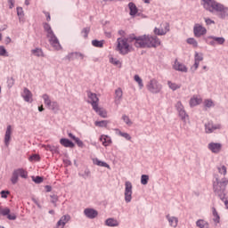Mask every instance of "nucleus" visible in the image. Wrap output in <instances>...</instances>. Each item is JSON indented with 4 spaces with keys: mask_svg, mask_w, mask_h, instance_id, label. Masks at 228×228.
I'll return each instance as SVG.
<instances>
[{
    "mask_svg": "<svg viewBox=\"0 0 228 228\" xmlns=\"http://www.w3.org/2000/svg\"><path fill=\"white\" fill-rule=\"evenodd\" d=\"M11 183L12 184H17V183H19V176L14 171L12 172V175L11 177Z\"/></svg>",
    "mask_w": 228,
    "mask_h": 228,
    "instance_id": "42",
    "label": "nucleus"
},
{
    "mask_svg": "<svg viewBox=\"0 0 228 228\" xmlns=\"http://www.w3.org/2000/svg\"><path fill=\"white\" fill-rule=\"evenodd\" d=\"M0 215L3 216H6V215H10V209L7 207L0 206Z\"/></svg>",
    "mask_w": 228,
    "mask_h": 228,
    "instance_id": "39",
    "label": "nucleus"
},
{
    "mask_svg": "<svg viewBox=\"0 0 228 228\" xmlns=\"http://www.w3.org/2000/svg\"><path fill=\"white\" fill-rule=\"evenodd\" d=\"M109 61H110V63H111L115 67H118V69L122 68V61H120L117 58H113V56L109 57Z\"/></svg>",
    "mask_w": 228,
    "mask_h": 228,
    "instance_id": "28",
    "label": "nucleus"
},
{
    "mask_svg": "<svg viewBox=\"0 0 228 228\" xmlns=\"http://www.w3.org/2000/svg\"><path fill=\"white\" fill-rule=\"evenodd\" d=\"M146 88L151 94H159V92H161V90L163 89V86L159 84V82L156 78H152L147 84Z\"/></svg>",
    "mask_w": 228,
    "mask_h": 228,
    "instance_id": "4",
    "label": "nucleus"
},
{
    "mask_svg": "<svg viewBox=\"0 0 228 228\" xmlns=\"http://www.w3.org/2000/svg\"><path fill=\"white\" fill-rule=\"evenodd\" d=\"M21 97H23L26 102H33V94L29 89L24 88L23 93L21 94Z\"/></svg>",
    "mask_w": 228,
    "mask_h": 228,
    "instance_id": "12",
    "label": "nucleus"
},
{
    "mask_svg": "<svg viewBox=\"0 0 228 228\" xmlns=\"http://www.w3.org/2000/svg\"><path fill=\"white\" fill-rule=\"evenodd\" d=\"M134 42H136V36L134 34L129 35L127 37H118L116 42V51H118L119 54L126 56V54H129V53L134 51L132 45L134 44Z\"/></svg>",
    "mask_w": 228,
    "mask_h": 228,
    "instance_id": "1",
    "label": "nucleus"
},
{
    "mask_svg": "<svg viewBox=\"0 0 228 228\" xmlns=\"http://www.w3.org/2000/svg\"><path fill=\"white\" fill-rule=\"evenodd\" d=\"M202 60H204V55L196 52L194 55V70H197L199 69V65H200V61H202Z\"/></svg>",
    "mask_w": 228,
    "mask_h": 228,
    "instance_id": "15",
    "label": "nucleus"
},
{
    "mask_svg": "<svg viewBox=\"0 0 228 228\" xmlns=\"http://www.w3.org/2000/svg\"><path fill=\"white\" fill-rule=\"evenodd\" d=\"M87 97L89 99L88 102L91 104L93 108H96V106H99V98L97 97L96 94H94L92 92L87 93Z\"/></svg>",
    "mask_w": 228,
    "mask_h": 228,
    "instance_id": "10",
    "label": "nucleus"
},
{
    "mask_svg": "<svg viewBox=\"0 0 228 228\" xmlns=\"http://www.w3.org/2000/svg\"><path fill=\"white\" fill-rule=\"evenodd\" d=\"M166 218H167V220L168 221L169 225H170L171 227H174V228L177 227V224H179V219H178L177 217H175V216H171L170 215H167V216H166Z\"/></svg>",
    "mask_w": 228,
    "mask_h": 228,
    "instance_id": "23",
    "label": "nucleus"
},
{
    "mask_svg": "<svg viewBox=\"0 0 228 228\" xmlns=\"http://www.w3.org/2000/svg\"><path fill=\"white\" fill-rule=\"evenodd\" d=\"M118 36L121 37V38H126V31L119 30L118 31Z\"/></svg>",
    "mask_w": 228,
    "mask_h": 228,
    "instance_id": "64",
    "label": "nucleus"
},
{
    "mask_svg": "<svg viewBox=\"0 0 228 228\" xmlns=\"http://www.w3.org/2000/svg\"><path fill=\"white\" fill-rule=\"evenodd\" d=\"M203 106L205 108H213V107H215V102H213V100H211V99H206L203 102Z\"/></svg>",
    "mask_w": 228,
    "mask_h": 228,
    "instance_id": "37",
    "label": "nucleus"
},
{
    "mask_svg": "<svg viewBox=\"0 0 228 228\" xmlns=\"http://www.w3.org/2000/svg\"><path fill=\"white\" fill-rule=\"evenodd\" d=\"M133 200V183L126 182L125 183V200L129 203Z\"/></svg>",
    "mask_w": 228,
    "mask_h": 228,
    "instance_id": "5",
    "label": "nucleus"
},
{
    "mask_svg": "<svg viewBox=\"0 0 228 228\" xmlns=\"http://www.w3.org/2000/svg\"><path fill=\"white\" fill-rule=\"evenodd\" d=\"M29 161H40V156L34 154L31 157H29Z\"/></svg>",
    "mask_w": 228,
    "mask_h": 228,
    "instance_id": "55",
    "label": "nucleus"
},
{
    "mask_svg": "<svg viewBox=\"0 0 228 228\" xmlns=\"http://www.w3.org/2000/svg\"><path fill=\"white\" fill-rule=\"evenodd\" d=\"M43 100L45 104V106L48 107L49 104H51L53 102L51 101V97L48 94H43Z\"/></svg>",
    "mask_w": 228,
    "mask_h": 228,
    "instance_id": "43",
    "label": "nucleus"
},
{
    "mask_svg": "<svg viewBox=\"0 0 228 228\" xmlns=\"http://www.w3.org/2000/svg\"><path fill=\"white\" fill-rule=\"evenodd\" d=\"M106 225L109 227H118V222L117 219L114 218H109L106 220Z\"/></svg>",
    "mask_w": 228,
    "mask_h": 228,
    "instance_id": "31",
    "label": "nucleus"
},
{
    "mask_svg": "<svg viewBox=\"0 0 228 228\" xmlns=\"http://www.w3.org/2000/svg\"><path fill=\"white\" fill-rule=\"evenodd\" d=\"M122 95H124V93L122 92L121 88H118L115 91V101L118 102V104L120 102V100L122 99Z\"/></svg>",
    "mask_w": 228,
    "mask_h": 228,
    "instance_id": "29",
    "label": "nucleus"
},
{
    "mask_svg": "<svg viewBox=\"0 0 228 228\" xmlns=\"http://www.w3.org/2000/svg\"><path fill=\"white\" fill-rule=\"evenodd\" d=\"M6 54V49L4 46H0V56H4Z\"/></svg>",
    "mask_w": 228,
    "mask_h": 228,
    "instance_id": "61",
    "label": "nucleus"
},
{
    "mask_svg": "<svg viewBox=\"0 0 228 228\" xmlns=\"http://www.w3.org/2000/svg\"><path fill=\"white\" fill-rule=\"evenodd\" d=\"M33 181L37 184H40V183H44V178H42L41 176H36V177H33Z\"/></svg>",
    "mask_w": 228,
    "mask_h": 228,
    "instance_id": "53",
    "label": "nucleus"
},
{
    "mask_svg": "<svg viewBox=\"0 0 228 228\" xmlns=\"http://www.w3.org/2000/svg\"><path fill=\"white\" fill-rule=\"evenodd\" d=\"M100 142H102L103 147H110V145L112 143L111 137L106 134L100 136Z\"/></svg>",
    "mask_w": 228,
    "mask_h": 228,
    "instance_id": "17",
    "label": "nucleus"
},
{
    "mask_svg": "<svg viewBox=\"0 0 228 228\" xmlns=\"http://www.w3.org/2000/svg\"><path fill=\"white\" fill-rule=\"evenodd\" d=\"M199 104H202V98L197 95L192 96L190 100V106H199Z\"/></svg>",
    "mask_w": 228,
    "mask_h": 228,
    "instance_id": "24",
    "label": "nucleus"
},
{
    "mask_svg": "<svg viewBox=\"0 0 228 228\" xmlns=\"http://www.w3.org/2000/svg\"><path fill=\"white\" fill-rule=\"evenodd\" d=\"M212 213H213V216H214V222H216V224H219L220 223V216H218V212H216V208H212Z\"/></svg>",
    "mask_w": 228,
    "mask_h": 228,
    "instance_id": "38",
    "label": "nucleus"
},
{
    "mask_svg": "<svg viewBox=\"0 0 228 228\" xmlns=\"http://www.w3.org/2000/svg\"><path fill=\"white\" fill-rule=\"evenodd\" d=\"M70 222V216L65 215L62 216L56 224L57 228H65V225Z\"/></svg>",
    "mask_w": 228,
    "mask_h": 228,
    "instance_id": "11",
    "label": "nucleus"
},
{
    "mask_svg": "<svg viewBox=\"0 0 228 228\" xmlns=\"http://www.w3.org/2000/svg\"><path fill=\"white\" fill-rule=\"evenodd\" d=\"M17 15L18 17H24V10L22 7H17Z\"/></svg>",
    "mask_w": 228,
    "mask_h": 228,
    "instance_id": "56",
    "label": "nucleus"
},
{
    "mask_svg": "<svg viewBox=\"0 0 228 228\" xmlns=\"http://www.w3.org/2000/svg\"><path fill=\"white\" fill-rule=\"evenodd\" d=\"M175 108H176L181 118L183 120H184V118H186L188 117V115H186V110H184V106H183V103L181 102H178L175 104Z\"/></svg>",
    "mask_w": 228,
    "mask_h": 228,
    "instance_id": "13",
    "label": "nucleus"
},
{
    "mask_svg": "<svg viewBox=\"0 0 228 228\" xmlns=\"http://www.w3.org/2000/svg\"><path fill=\"white\" fill-rule=\"evenodd\" d=\"M175 70H178L179 72H188V68L186 66L177 61H175L174 64Z\"/></svg>",
    "mask_w": 228,
    "mask_h": 228,
    "instance_id": "20",
    "label": "nucleus"
},
{
    "mask_svg": "<svg viewBox=\"0 0 228 228\" xmlns=\"http://www.w3.org/2000/svg\"><path fill=\"white\" fill-rule=\"evenodd\" d=\"M86 216H87V218H95L97 216V215H99V213L94 209V208H86L84 211Z\"/></svg>",
    "mask_w": 228,
    "mask_h": 228,
    "instance_id": "21",
    "label": "nucleus"
},
{
    "mask_svg": "<svg viewBox=\"0 0 228 228\" xmlns=\"http://www.w3.org/2000/svg\"><path fill=\"white\" fill-rule=\"evenodd\" d=\"M92 44H93L94 47H102V45H104V43H102V41H99V40H93Z\"/></svg>",
    "mask_w": 228,
    "mask_h": 228,
    "instance_id": "48",
    "label": "nucleus"
},
{
    "mask_svg": "<svg viewBox=\"0 0 228 228\" xmlns=\"http://www.w3.org/2000/svg\"><path fill=\"white\" fill-rule=\"evenodd\" d=\"M128 7L130 10V15H135L138 13V8H136V5L134 3H129Z\"/></svg>",
    "mask_w": 228,
    "mask_h": 228,
    "instance_id": "33",
    "label": "nucleus"
},
{
    "mask_svg": "<svg viewBox=\"0 0 228 228\" xmlns=\"http://www.w3.org/2000/svg\"><path fill=\"white\" fill-rule=\"evenodd\" d=\"M43 28L46 32V37H52L53 35H54V31H53V28H51V25L49 23H46V22L43 23Z\"/></svg>",
    "mask_w": 228,
    "mask_h": 228,
    "instance_id": "25",
    "label": "nucleus"
},
{
    "mask_svg": "<svg viewBox=\"0 0 228 228\" xmlns=\"http://www.w3.org/2000/svg\"><path fill=\"white\" fill-rule=\"evenodd\" d=\"M93 110H94V111L98 113L100 117H102V118H106V117H108V112H106L104 109L99 108V105H96V107H93Z\"/></svg>",
    "mask_w": 228,
    "mask_h": 228,
    "instance_id": "26",
    "label": "nucleus"
},
{
    "mask_svg": "<svg viewBox=\"0 0 228 228\" xmlns=\"http://www.w3.org/2000/svg\"><path fill=\"white\" fill-rule=\"evenodd\" d=\"M134 79L136 83H138L139 88H143V80L142 79V77H140V76L135 75L134 77Z\"/></svg>",
    "mask_w": 228,
    "mask_h": 228,
    "instance_id": "41",
    "label": "nucleus"
},
{
    "mask_svg": "<svg viewBox=\"0 0 228 228\" xmlns=\"http://www.w3.org/2000/svg\"><path fill=\"white\" fill-rule=\"evenodd\" d=\"M0 195L2 199H8V196L10 195L9 191H1Z\"/></svg>",
    "mask_w": 228,
    "mask_h": 228,
    "instance_id": "52",
    "label": "nucleus"
},
{
    "mask_svg": "<svg viewBox=\"0 0 228 228\" xmlns=\"http://www.w3.org/2000/svg\"><path fill=\"white\" fill-rule=\"evenodd\" d=\"M209 38L214 40V42H216V44L218 45H224V44H225V38L224 37H210Z\"/></svg>",
    "mask_w": 228,
    "mask_h": 228,
    "instance_id": "34",
    "label": "nucleus"
},
{
    "mask_svg": "<svg viewBox=\"0 0 228 228\" xmlns=\"http://www.w3.org/2000/svg\"><path fill=\"white\" fill-rule=\"evenodd\" d=\"M9 3V8L12 10V8H13V6H15V0H8Z\"/></svg>",
    "mask_w": 228,
    "mask_h": 228,
    "instance_id": "63",
    "label": "nucleus"
},
{
    "mask_svg": "<svg viewBox=\"0 0 228 228\" xmlns=\"http://www.w3.org/2000/svg\"><path fill=\"white\" fill-rule=\"evenodd\" d=\"M202 6L211 13L216 12L221 19L228 17V8L215 0H202Z\"/></svg>",
    "mask_w": 228,
    "mask_h": 228,
    "instance_id": "3",
    "label": "nucleus"
},
{
    "mask_svg": "<svg viewBox=\"0 0 228 228\" xmlns=\"http://www.w3.org/2000/svg\"><path fill=\"white\" fill-rule=\"evenodd\" d=\"M10 140H12V126H8L6 132H5V135H4V143L6 145V147H8V145H10Z\"/></svg>",
    "mask_w": 228,
    "mask_h": 228,
    "instance_id": "19",
    "label": "nucleus"
},
{
    "mask_svg": "<svg viewBox=\"0 0 228 228\" xmlns=\"http://www.w3.org/2000/svg\"><path fill=\"white\" fill-rule=\"evenodd\" d=\"M159 45H161V41L156 36H151V35H142L139 37L135 36L134 46L139 49L159 47Z\"/></svg>",
    "mask_w": 228,
    "mask_h": 228,
    "instance_id": "2",
    "label": "nucleus"
},
{
    "mask_svg": "<svg viewBox=\"0 0 228 228\" xmlns=\"http://www.w3.org/2000/svg\"><path fill=\"white\" fill-rule=\"evenodd\" d=\"M14 172L18 175V177H21L22 179H28V171L24 168L15 169Z\"/></svg>",
    "mask_w": 228,
    "mask_h": 228,
    "instance_id": "27",
    "label": "nucleus"
},
{
    "mask_svg": "<svg viewBox=\"0 0 228 228\" xmlns=\"http://www.w3.org/2000/svg\"><path fill=\"white\" fill-rule=\"evenodd\" d=\"M208 149L211 151V152H214L215 154H218L220 151H222V144L218 142H210L208 144Z\"/></svg>",
    "mask_w": 228,
    "mask_h": 228,
    "instance_id": "14",
    "label": "nucleus"
},
{
    "mask_svg": "<svg viewBox=\"0 0 228 228\" xmlns=\"http://www.w3.org/2000/svg\"><path fill=\"white\" fill-rule=\"evenodd\" d=\"M13 85H15V79H13V77L8 78V80H7L8 87L12 88V86H13Z\"/></svg>",
    "mask_w": 228,
    "mask_h": 228,
    "instance_id": "54",
    "label": "nucleus"
},
{
    "mask_svg": "<svg viewBox=\"0 0 228 228\" xmlns=\"http://www.w3.org/2000/svg\"><path fill=\"white\" fill-rule=\"evenodd\" d=\"M83 58H85V55L81 53H71L67 55V60L69 61L74 60H83Z\"/></svg>",
    "mask_w": 228,
    "mask_h": 228,
    "instance_id": "18",
    "label": "nucleus"
},
{
    "mask_svg": "<svg viewBox=\"0 0 228 228\" xmlns=\"http://www.w3.org/2000/svg\"><path fill=\"white\" fill-rule=\"evenodd\" d=\"M216 129H220V125H213V123L208 122L205 125V132L208 134L213 133L214 131H216Z\"/></svg>",
    "mask_w": 228,
    "mask_h": 228,
    "instance_id": "16",
    "label": "nucleus"
},
{
    "mask_svg": "<svg viewBox=\"0 0 228 228\" xmlns=\"http://www.w3.org/2000/svg\"><path fill=\"white\" fill-rule=\"evenodd\" d=\"M51 202L52 204H54V208H56V202H58V196L53 194V195H51Z\"/></svg>",
    "mask_w": 228,
    "mask_h": 228,
    "instance_id": "51",
    "label": "nucleus"
},
{
    "mask_svg": "<svg viewBox=\"0 0 228 228\" xmlns=\"http://www.w3.org/2000/svg\"><path fill=\"white\" fill-rule=\"evenodd\" d=\"M148 183H149V175H142L141 176V183L145 186Z\"/></svg>",
    "mask_w": 228,
    "mask_h": 228,
    "instance_id": "45",
    "label": "nucleus"
},
{
    "mask_svg": "<svg viewBox=\"0 0 228 228\" xmlns=\"http://www.w3.org/2000/svg\"><path fill=\"white\" fill-rule=\"evenodd\" d=\"M122 119L124 120V122H126V124L127 126H133V122L131 121V119L129 118V117L124 115V116L122 117Z\"/></svg>",
    "mask_w": 228,
    "mask_h": 228,
    "instance_id": "49",
    "label": "nucleus"
},
{
    "mask_svg": "<svg viewBox=\"0 0 228 228\" xmlns=\"http://www.w3.org/2000/svg\"><path fill=\"white\" fill-rule=\"evenodd\" d=\"M119 135L123 138H126V140H131V135H129L127 133L119 132Z\"/></svg>",
    "mask_w": 228,
    "mask_h": 228,
    "instance_id": "57",
    "label": "nucleus"
},
{
    "mask_svg": "<svg viewBox=\"0 0 228 228\" xmlns=\"http://www.w3.org/2000/svg\"><path fill=\"white\" fill-rule=\"evenodd\" d=\"M88 33H90V28H85L82 30V35L84 38H88Z\"/></svg>",
    "mask_w": 228,
    "mask_h": 228,
    "instance_id": "50",
    "label": "nucleus"
},
{
    "mask_svg": "<svg viewBox=\"0 0 228 228\" xmlns=\"http://www.w3.org/2000/svg\"><path fill=\"white\" fill-rule=\"evenodd\" d=\"M196 225L197 227H200V228H209V224H208V222L202 219L198 220L196 223Z\"/></svg>",
    "mask_w": 228,
    "mask_h": 228,
    "instance_id": "36",
    "label": "nucleus"
},
{
    "mask_svg": "<svg viewBox=\"0 0 228 228\" xmlns=\"http://www.w3.org/2000/svg\"><path fill=\"white\" fill-rule=\"evenodd\" d=\"M60 143H61V145H62V147H67L69 149H74V147H75L74 142H72V141H70L67 138H61L60 140Z\"/></svg>",
    "mask_w": 228,
    "mask_h": 228,
    "instance_id": "22",
    "label": "nucleus"
},
{
    "mask_svg": "<svg viewBox=\"0 0 228 228\" xmlns=\"http://www.w3.org/2000/svg\"><path fill=\"white\" fill-rule=\"evenodd\" d=\"M44 13L46 17L47 22H51V13H49L48 12H44Z\"/></svg>",
    "mask_w": 228,
    "mask_h": 228,
    "instance_id": "62",
    "label": "nucleus"
},
{
    "mask_svg": "<svg viewBox=\"0 0 228 228\" xmlns=\"http://www.w3.org/2000/svg\"><path fill=\"white\" fill-rule=\"evenodd\" d=\"M94 126H96V127H106L108 126V122L106 120L96 121L94 122Z\"/></svg>",
    "mask_w": 228,
    "mask_h": 228,
    "instance_id": "44",
    "label": "nucleus"
},
{
    "mask_svg": "<svg viewBox=\"0 0 228 228\" xmlns=\"http://www.w3.org/2000/svg\"><path fill=\"white\" fill-rule=\"evenodd\" d=\"M49 44L55 49V51H60L61 49V45H60V41L55 34L49 36L48 37Z\"/></svg>",
    "mask_w": 228,
    "mask_h": 228,
    "instance_id": "7",
    "label": "nucleus"
},
{
    "mask_svg": "<svg viewBox=\"0 0 228 228\" xmlns=\"http://www.w3.org/2000/svg\"><path fill=\"white\" fill-rule=\"evenodd\" d=\"M75 142H76L77 145H78L79 147H81V148L85 147V144L83 143V141H80L79 138L77 137L75 139Z\"/></svg>",
    "mask_w": 228,
    "mask_h": 228,
    "instance_id": "59",
    "label": "nucleus"
},
{
    "mask_svg": "<svg viewBox=\"0 0 228 228\" xmlns=\"http://www.w3.org/2000/svg\"><path fill=\"white\" fill-rule=\"evenodd\" d=\"M47 108L48 110H52V111H58L60 110V104L57 102H52Z\"/></svg>",
    "mask_w": 228,
    "mask_h": 228,
    "instance_id": "35",
    "label": "nucleus"
},
{
    "mask_svg": "<svg viewBox=\"0 0 228 228\" xmlns=\"http://www.w3.org/2000/svg\"><path fill=\"white\" fill-rule=\"evenodd\" d=\"M187 44H190V45H192L193 47H197L199 45V44L197 43V40L191 37L187 39Z\"/></svg>",
    "mask_w": 228,
    "mask_h": 228,
    "instance_id": "46",
    "label": "nucleus"
},
{
    "mask_svg": "<svg viewBox=\"0 0 228 228\" xmlns=\"http://www.w3.org/2000/svg\"><path fill=\"white\" fill-rule=\"evenodd\" d=\"M167 86L170 88V90H173V92H175V90H179V88H181V84H177L172 81H167Z\"/></svg>",
    "mask_w": 228,
    "mask_h": 228,
    "instance_id": "30",
    "label": "nucleus"
},
{
    "mask_svg": "<svg viewBox=\"0 0 228 228\" xmlns=\"http://www.w3.org/2000/svg\"><path fill=\"white\" fill-rule=\"evenodd\" d=\"M94 164L97 165V167H104L105 168H109V170H110V168H111L110 167V165H108V163H106L104 161H101V160H99V159H94Z\"/></svg>",
    "mask_w": 228,
    "mask_h": 228,
    "instance_id": "32",
    "label": "nucleus"
},
{
    "mask_svg": "<svg viewBox=\"0 0 228 228\" xmlns=\"http://www.w3.org/2000/svg\"><path fill=\"white\" fill-rule=\"evenodd\" d=\"M49 44L55 49V51H60L61 49V45H60V41L55 34L49 36L48 37Z\"/></svg>",
    "mask_w": 228,
    "mask_h": 228,
    "instance_id": "8",
    "label": "nucleus"
},
{
    "mask_svg": "<svg viewBox=\"0 0 228 228\" xmlns=\"http://www.w3.org/2000/svg\"><path fill=\"white\" fill-rule=\"evenodd\" d=\"M194 36L197 37L198 38L206 35L208 33V30L206 28H204L202 25L197 23L194 25Z\"/></svg>",
    "mask_w": 228,
    "mask_h": 228,
    "instance_id": "9",
    "label": "nucleus"
},
{
    "mask_svg": "<svg viewBox=\"0 0 228 228\" xmlns=\"http://www.w3.org/2000/svg\"><path fill=\"white\" fill-rule=\"evenodd\" d=\"M168 31H170V24H168L167 22L161 23L159 28H154V33L159 37H163V35H167Z\"/></svg>",
    "mask_w": 228,
    "mask_h": 228,
    "instance_id": "6",
    "label": "nucleus"
},
{
    "mask_svg": "<svg viewBox=\"0 0 228 228\" xmlns=\"http://www.w3.org/2000/svg\"><path fill=\"white\" fill-rule=\"evenodd\" d=\"M31 53L32 54H34V56H38V57L44 56V52L40 48H36L32 50Z\"/></svg>",
    "mask_w": 228,
    "mask_h": 228,
    "instance_id": "40",
    "label": "nucleus"
},
{
    "mask_svg": "<svg viewBox=\"0 0 228 228\" xmlns=\"http://www.w3.org/2000/svg\"><path fill=\"white\" fill-rule=\"evenodd\" d=\"M219 174H222L223 175H227V167L225 166H221L217 167Z\"/></svg>",
    "mask_w": 228,
    "mask_h": 228,
    "instance_id": "47",
    "label": "nucleus"
},
{
    "mask_svg": "<svg viewBox=\"0 0 228 228\" xmlns=\"http://www.w3.org/2000/svg\"><path fill=\"white\" fill-rule=\"evenodd\" d=\"M8 220H16L17 219V216H15V214H8L6 215Z\"/></svg>",
    "mask_w": 228,
    "mask_h": 228,
    "instance_id": "60",
    "label": "nucleus"
},
{
    "mask_svg": "<svg viewBox=\"0 0 228 228\" xmlns=\"http://www.w3.org/2000/svg\"><path fill=\"white\" fill-rule=\"evenodd\" d=\"M205 22L207 26H211V24H215V20L209 19V18H205Z\"/></svg>",
    "mask_w": 228,
    "mask_h": 228,
    "instance_id": "58",
    "label": "nucleus"
}]
</instances>
